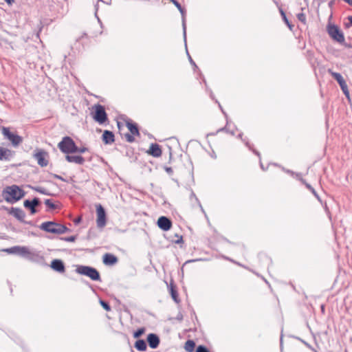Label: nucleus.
<instances>
[{
    "mask_svg": "<svg viewBox=\"0 0 352 352\" xmlns=\"http://www.w3.org/2000/svg\"><path fill=\"white\" fill-rule=\"evenodd\" d=\"M297 18H298V19L300 21H301L304 24L305 23V22H306V16H305V14L304 13H302V12L298 13L297 14Z\"/></svg>",
    "mask_w": 352,
    "mask_h": 352,
    "instance_id": "473e14b6",
    "label": "nucleus"
},
{
    "mask_svg": "<svg viewBox=\"0 0 352 352\" xmlns=\"http://www.w3.org/2000/svg\"><path fill=\"white\" fill-rule=\"evenodd\" d=\"M125 138L128 142H133L135 140L133 135H132V134L126 133L125 135Z\"/></svg>",
    "mask_w": 352,
    "mask_h": 352,
    "instance_id": "e433bc0d",
    "label": "nucleus"
},
{
    "mask_svg": "<svg viewBox=\"0 0 352 352\" xmlns=\"http://www.w3.org/2000/svg\"><path fill=\"white\" fill-rule=\"evenodd\" d=\"M301 181H302V182L303 184H305V185L306 186V187H307L309 190H310L311 191V192H312V193H313V194H314V195H315V196H316V197L319 199L318 195V194L316 193V190H314V188H312V186H311L310 184H309L306 183L305 180L301 179Z\"/></svg>",
    "mask_w": 352,
    "mask_h": 352,
    "instance_id": "7c9ffc66",
    "label": "nucleus"
},
{
    "mask_svg": "<svg viewBox=\"0 0 352 352\" xmlns=\"http://www.w3.org/2000/svg\"><path fill=\"white\" fill-rule=\"evenodd\" d=\"M19 246H14L10 248H7L5 251L9 254H18Z\"/></svg>",
    "mask_w": 352,
    "mask_h": 352,
    "instance_id": "c85d7f7f",
    "label": "nucleus"
},
{
    "mask_svg": "<svg viewBox=\"0 0 352 352\" xmlns=\"http://www.w3.org/2000/svg\"><path fill=\"white\" fill-rule=\"evenodd\" d=\"M100 303L101 305V306L106 310V311H110L111 310V307L110 305L108 304V302L104 301V300H100Z\"/></svg>",
    "mask_w": 352,
    "mask_h": 352,
    "instance_id": "f704fd0d",
    "label": "nucleus"
},
{
    "mask_svg": "<svg viewBox=\"0 0 352 352\" xmlns=\"http://www.w3.org/2000/svg\"><path fill=\"white\" fill-rule=\"evenodd\" d=\"M189 60L191 64H192L193 65L196 66L195 62L192 60V58L190 57V56H189Z\"/></svg>",
    "mask_w": 352,
    "mask_h": 352,
    "instance_id": "de8ad7c7",
    "label": "nucleus"
},
{
    "mask_svg": "<svg viewBox=\"0 0 352 352\" xmlns=\"http://www.w3.org/2000/svg\"><path fill=\"white\" fill-rule=\"evenodd\" d=\"M330 16L328 17L327 23L326 25V31L330 35Z\"/></svg>",
    "mask_w": 352,
    "mask_h": 352,
    "instance_id": "4c0bfd02",
    "label": "nucleus"
},
{
    "mask_svg": "<svg viewBox=\"0 0 352 352\" xmlns=\"http://www.w3.org/2000/svg\"><path fill=\"white\" fill-rule=\"evenodd\" d=\"M10 214L13 215L16 219H17L20 221L28 223V222H25L24 221V219L25 217V213L22 209L19 208H12ZM28 224H30V223H28Z\"/></svg>",
    "mask_w": 352,
    "mask_h": 352,
    "instance_id": "4468645a",
    "label": "nucleus"
},
{
    "mask_svg": "<svg viewBox=\"0 0 352 352\" xmlns=\"http://www.w3.org/2000/svg\"><path fill=\"white\" fill-rule=\"evenodd\" d=\"M346 3H347L349 6H352V0H344Z\"/></svg>",
    "mask_w": 352,
    "mask_h": 352,
    "instance_id": "49530a36",
    "label": "nucleus"
},
{
    "mask_svg": "<svg viewBox=\"0 0 352 352\" xmlns=\"http://www.w3.org/2000/svg\"><path fill=\"white\" fill-rule=\"evenodd\" d=\"M170 292L171 296H172L173 299L174 300V301L176 302H179V300L178 298L177 292L173 285L170 286Z\"/></svg>",
    "mask_w": 352,
    "mask_h": 352,
    "instance_id": "bb28decb",
    "label": "nucleus"
},
{
    "mask_svg": "<svg viewBox=\"0 0 352 352\" xmlns=\"http://www.w3.org/2000/svg\"><path fill=\"white\" fill-rule=\"evenodd\" d=\"M196 352H210L209 350L203 345H199L197 349Z\"/></svg>",
    "mask_w": 352,
    "mask_h": 352,
    "instance_id": "c9c22d12",
    "label": "nucleus"
},
{
    "mask_svg": "<svg viewBox=\"0 0 352 352\" xmlns=\"http://www.w3.org/2000/svg\"><path fill=\"white\" fill-rule=\"evenodd\" d=\"M4 199L10 204H13L25 196V192L16 185L7 186L2 192Z\"/></svg>",
    "mask_w": 352,
    "mask_h": 352,
    "instance_id": "f257e3e1",
    "label": "nucleus"
},
{
    "mask_svg": "<svg viewBox=\"0 0 352 352\" xmlns=\"http://www.w3.org/2000/svg\"><path fill=\"white\" fill-rule=\"evenodd\" d=\"M41 204V201L38 198L35 197L32 201L30 200H25L23 202V206L25 208L29 209L32 214H34L36 212V207L38 206Z\"/></svg>",
    "mask_w": 352,
    "mask_h": 352,
    "instance_id": "9b49d317",
    "label": "nucleus"
},
{
    "mask_svg": "<svg viewBox=\"0 0 352 352\" xmlns=\"http://www.w3.org/2000/svg\"><path fill=\"white\" fill-rule=\"evenodd\" d=\"M51 267L58 272H65V265L63 262L60 259H54L51 263Z\"/></svg>",
    "mask_w": 352,
    "mask_h": 352,
    "instance_id": "a211bd4d",
    "label": "nucleus"
},
{
    "mask_svg": "<svg viewBox=\"0 0 352 352\" xmlns=\"http://www.w3.org/2000/svg\"><path fill=\"white\" fill-rule=\"evenodd\" d=\"M102 140L105 144H111L114 142V134L113 132L106 130L102 135Z\"/></svg>",
    "mask_w": 352,
    "mask_h": 352,
    "instance_id": "f3484780",
    "label": "nucleus"
},
{
    "mask_svg": "<svg viewBox=\"0 0 352 352\" xmlns=\"http://www.w3.org/2000/svg\"><path fill=\"white\" fill-rule=\"evenodd\" d=\"M1 133L9 141L11 142L13 146L16 147L23 142V138L20 135L12 133L9 128L3 126L1 130Z\"/></svg>",
    "mask_w": 352,
    "mask_h": 352,
    "instance_id": "39448f33",
    "label": "nucleus"
},
{
    "mask_svg": "<svg viewBox=\"0 0 352 352\" xmlns=\"http://www.w3.org/2000/svg\"><path fill=\"white\" fill-rule=\"evenodd\" d=\"M14 155L13 151L0 146V160L10 161Z\"/></svg>",
    "mask_w": 352,
    "mask_h": 352,
    "instance_id": "ddd939ff",
    "label": "nucleus"
},
{
    "mask_svg": "<svg viewBox=\"0 0 352 352\" xmlns=\"http://www.w3.org/2000/svg\"><path fill=\"white\" fill-rule=\"evenodd\" d=\"M166 171L168 173H173V170H172V168L171 167H166L165 168Z\"/></svg>",
    "mask_w": 352,
    "mask_h": 352,
    "instance_id": "c03bdc74",
    "label": "nucleus"
},
{
    "mask_svg": "<svg viewBox=\"0 0 352 352\" xmlns=\"http://www.w3.org/2000/svg\"><path fill=\"white\" fill-rule=\"evenodd\" d=\"M245 144H246V146H248L249 148H250V144H249L248 142H246V143H245Z\"/></svg>",
    "mask_w": 352,
    "mask_h": 352,
    "instance_id": "09e8293b",
    "label": "nucleus"
},
{
    "mask_svg": "<svg viewBox=\"0 0 352 352\" xmlns=\"http://www.w3.org/2000/svg\"><path fill=\"white\" fill-rule=\"evenodd\" d=\"M61 240H63L65 241H67V242H74L76 239V236H67V237H62L60 238Z\"/></svg>",
    "mask_w": 352,
    "mask_h": 352,
    "instance_id": "72a5a7b5",
    "label": "nucleus"
},
{
    "mask_svg": "<svg viewBox=\"0 0 352 352\" xmlns=\"http://www.w3.org/2000/svg\"><path fill=\"white\" fill-rule=\"evenodd\" d=\"M53 176H54V177H55L56 179H58L62 180V181H65V179L61 176H60V175L54 174Z\"/></svg>",
    "mask_w": 352,
    "mask_h": 352,
    "instance_id": "79ce46f5",
    "label": "nucleus"
},
{
    "mask_svg": "<svg viewBox=\"0 0 352 352\" xmlns=\"http://www.w3.org/2000/svg\"><path fill=\"white\" fill-rule=\"evenodd\" d=\"M48 153L43 149H36L33 157L41 167H45L48 164Z\"/></svg>",
    "mask_w": 352,
    "mask_h": 352,
    "instance_id": "0eeeda50",
    "label": "nucleus"
},
{
    "mask_svg": "<svg viewBox=\"0 0 352 352\" xmlns=\"http://www.w3.org/2000/svg\"><path fill=\"white\" fill-rule=\"evenodd\" d=\"M170 1L173 3L175 6H176L177 8V9L179 10V12H181V14L182 15V17H183V21H182L183 33H184V41H186V23H185V19H184L185 10L182 7L180 3L178 1H177L176 0H170Z\"/></svg>",
    "mask_w": 352,
    "mask_h": 352,
    "instance_id": "dca6fc26",
    "label": "nucleus"
},
{
    "mask_svg": "<svg viewBox=\"0 0 352 352\" xmlns=\"http://www.w3.org/2000/svg\"><path fill=\"white\" fill-rule=\"evenodd\" d=\"M145 331V329L144 328H140L138 329L136 331H135L133 333V337L135 338H140Z\"/></svg>",
    "mask_w": 352,
    "mask_h": 352,
    "instance_id": "c756f323",
    "label": "nucleus"
},
{
    "mask_svg": "<svg viewBox=\"0 0 352 352\" xmlns=\"http://www.w3.org/2000/svg\"><path fill=\"white\" fill-rule=\"evenodd\" d=\"M148 153L155 157H160L162 155V150L160 146L157 144H151Z\"/></svg>",
    "mask_w": 352,
    "mask_h": 352,
    "instance_id": "6ab92c4d",
    "label": "nucleus"
},
{
    "mask_svg": "<svg viewBox=\"0 0 352 352\" xmlns=\"http://www.w3.org/2000/svg\"><path fill=\"white\" fill-rule=\"evenodd\" d=\"M321 309H322V311H324V306L323 305L321 306Z\"/></svg>",
    "mask_w": 352,
    "mask_h": 352,
    "instance_id": "3c124183",
    "label": "nucleus"
},
{
    "mask_svg": "<svg viewBox=\"0 0 352 352\" xmlns=\"http://www.w3.org/2000/svg\"><path fill=\"white\" fill-rule=\"evenodd\" d=\"M8 5H12L14 3V0H4Z\"/></svg>",
    "mask_w": 352,
    "mask_h": 352,
    "instance_id": "37998d69",
    "label": "nucleus"
},
{
    "mask_svg": "<svg viewBox=\"0 0 352 352\" xmlns=\"http://www.w3.org/2000/svg\"><path fill=\"white\" fill-rule=\"evenodd\" d=\"M254 153H255L258 156H259V155H260V153H259L258 152H257V151H254Z\"/></svg>",
    "mask_w": 352,
    "mask_h": 352,
    "instance_id": "8fccbe9b",
    "label": "nucleus"
},
{
    "mask_svg": "<svg viewBox=\"0 0 352 352\" xmlns=\"http://www.w3.org/2000/svg\"><path fill=\"white\" fill-rule=\"evenodd\" d=\"M33 190L43 195L49 196L52 195V194L50 193L47 189L41 186L34 187Z\"/></svg>",
    "mask_w": 352,
    "mask_h": 352,
    "instance_id": "a878e982",
    "label": "nucleus"
},
{
    "mask_svg": "<svg viewBox=\"0 0 352 352\" xmlns=\"http://www.w3.org/2000/svg\"><path fill=\"white\" fill-rule=\"evenodd\" d=\"M87 151V148L86 147L78 148L77 146L76 153H83Z\"/></svg>",
    "mask_w": 352,
    "mask_h": 352,
    "instance_id": "58836bf2",
    "label": "nucleus"
},
{
    "mask_svg": "<svg viewBox=\"0 0 352 352\" xmlns=\"http://www.w3.org/2000/svg\"><path fill=\"white\" fill-rule=\"evenodd\" d=\"M118 262V258L109 253H107L103 256V263L105 265H114Z\"/></svg>",
    "mask_w": 352,
    "mask_h": 352,
    "instance_id": "412c9836",
    "label": "nucleus"
},
{
    "mask_svg": "<svg viewBox=\"0 0 352 352\" xmlns=\"http://www.w3.org/2000/svg\"><path fill=\"white\" fill-rule=\"evenodd\" d=\"M45 204L52 210L56 209V205L54 203H52L51 199H45Z\"/></svg>",
    "mask_w": 352,
    "mask_h": 352,
    "instance_id": "2f4dec72",
    "label": "nucleus"
},
{
    "mask_svg": "<svg viewBox=\"0 0 352 352\" xmlns=\"http://www.w3.org/2000/svg\"><path fill=\"white\" fill-rule=\"evenodd\" d=\"M126 126L132 135L138 136L140 135L139 130L136 124L127 122Z\"/></svg>",
    "mask_w": 352,
    "mask_h": 352,
    "instance_id": "5701e85b",
    "label": "nucleus"
},
{
    "mask_svg": "<svg viewBox=\"0 0 352 352\" xmlns=\"http://www.w3.org/2000/svg\"><path fill=\"white\" fill-rule=\"evenodd\" d=\"M19 253L18 255H20L25 258H30L31 255V252H30L29 249L27 247L25 246H19Z\"/></svg>",
    "mask_w": 352,
    "mask_h": 352,
    "instance_id": "b1692460",
    "label": "nucleus"
},
{
    "mask_svg": "<svg viewBox=\"0 0 352 352\" xmlns=\"http://www.w3.org/2000/svg\"><path fill=\"white\" fill-rule=\"evenodd\" d=\"M58 147L64 153H76L77 146L74 141L68 136L64 137L58 143Z\"/></svg>",
    "mask_w": 352,
    "mask_h": 352,
    "instance_id": "7ed1b4c3",
    "label": "nucleus"
},
{
    "mask_svg": "<svg viewBox=\"0 0 352 352\" xmlns=\"http://www.w3.org/2000/svg\"><path fill=\"white\" fill-rule=\"evenodd\" d=\"M191 261H188L186 263H190V262H191Z\"/></svg>",
    "mask_w": 352,
    "mask_h": 352,
    "instance_id": "864d4df0",
    "label": "nucleus"
},
{
    "mask_svg": "<svg viewBox=\"0 0 352 352\" xmlns=\"http://www.w3.org/2000/svg\"><path fill=\"white\" fill-rule=\"evenodd\" d=\"M158 227L164 231H168L172 226V221L166 217L162 216L157 220Z\"/></svg>",
    "mask_w": 352,
    "mask_h": 352,
    "instance_id": "f8f14e48",
    "label": "nucleus"
},
{
    "mask_svg": "<svg viewBox=\"0 0 352 352\" xmlns=\"http://www.w3.org/2000/svg\"><path fill=\"white\" fill-rule=\"evenodd\" d=\"M67 162L71 163H75L76 164H83L85 159L80 155H67L65 157Z\"/></svg>",
    "mask_w": 352,
    "mask_h": 352,
    "instance_id": "aec40b11",
    "label": "nucleus"
},
{
    "mask_svg": "<svg viewBox=\"0 0 352 352\" xmlns=\"http://www.w3.org/2000/svg\"><path fill=\"white\" fill-rule=\"evenodd\" d=\"M76 272L82 275L89 277L92 280H100V276L98 271L94 267L85 265H79Z\"/></svg>",
    "mask_w": 352,
    "mask_h": 352,
    "instance_id": "20e7f679",
    "label": "nucleus"
},
{
    "mask_svg": "<svg viewBox=\"0 0 352 352\" xmlns=\"http://www.w3.org/2000/svg\"><path fill=\"white\" fill-rule=\"evenodd\" d=\"M280 14H281L283 21L287 24V25L289 27V28L292 30L293 25L292 24H290V23L289 22L285 13L284 12V11L283 10H280Z\"/></svg>",
    "mask_w": 352,
    "mask_h": 352,
    "instance_id": "cd10ccee",
    "label": "nucleus"
},
{
    "mask_svg": "<svg viewBox=\"0 0 352 352\" xmlns=\"http://www.w3.org/2000/svg\"><path fill=\"white\" fill-rule=\"evenodd\" d=\"M97 219L96 223L98 228H103L107 223L106 212L104 208L100 205L96 206Z\"/></svg>",
    "mask_w": 352,
    "mask_h": 352,
    "instance_id": "6e6552de",
    "label": "nucleus"
},
{
    "mask_svg": "<svg viewBox=\"0 0 352 352\" xmlns=\"http://www.w3.org/2000/svg\"><path fill=\"white\" fill-rule=\"evenodd\" d=\"M40 228L47 232L61 234L65 233L69 229L62 225L54 221H45L41 223Z\"/></svg>",
    "mask_w": 352,
    "mask_h": 352,
    "instance_id": "f03ea898",
    "label": "nucleus"
},
{
    "mask_svg": "<svg viewBox=\"0 0 352 352\" xmlns=\"http://www.w3.org/2000/svg\"><path fill=\"white\" fill-rule=\"evenodd\" d=\"M195 346V343L192 340H188L186 342L184 349L188 352H192Z\"/></svg>",
    "mask_w": 352,
    "mask_h": 352,
    "instance_id": "393cba45",
    "label": "nucleus"
},
{
    "mask_svg": "<svg viewBox=\"0 0 352 352\" xmlns=\"http://www.w3.org/2000/svg\"><path fill=\"white\" fill-rule=\"evenodd\" d=\"M225 129L224 128H222L221 129H219V131H223Z\"/></svg>",
    "mask_w": 352,
    "mask_h": 352,
    "instance_id": "603ef678",
    "label": "nucleus"
},
{
    "mask_svg": "<svg viewBox=\"0 0 352 352\" xmlns=\"http://www.w3.org/2000/svg\"><path fill=\"white\" fill-rule=\"evenodd\" d=\"M179 237V239L175 241V243H182L183 242V239H182V236H177Z\"/></svg>",
    "mask_w": 352,
    "mask_h": 352,
    "instance_id": "a19ab883",
    "label": "nucleus"
},
{
    "mask_svg": "<svg viewBox=\"0 0 352 352\" xmlns=\"http://www.w3.org/2000/svg\"><path fill=\"white\" fill-rule=\"evenodd\" d=\"M331 38L340 44H344L345 38L343 32L338 26L331 25Z\"/></svg>",
    "mask_w": 352,
    "mask_h": 352,
    "instance_id": "9d476101",
    "label": "nucleus"
},
{
    "mask_svg": "<svg viewBox=\"0 0 352 352\" xmlns=\"http://www.w3.org/2000/svg\"><path fill=\"white\" fill-rule=\"evenodd\" d=\"M94 109H95V113L93 118L95 121L100 124H104L108 119L104 107L98 104L94 107Z\"/></svg>",
    "mask_w": 352,
    "mask_h": 352,
    "instance_id": "423d86ee",
    "label": "nucleus"
},
{
    "mask_svg": "<svg viewBox=\"0 0 352 352\" xmlns=\"http://www.w3.org/2000/svg\"><path fill=\"white\" fill-rule=\"evenodd\" d=\"M81 221V217H78L74 220V224L77 225Z\"/></svg>",
    "mask_w": 352,
    "mask_h": 352,
    "instance_id": "ea45409f",
    "label": "nucleus"
},
{
    "mask_svg": "<svg viewBox=\"0 0 352 352\" xmlns=\"http://www.w3.org/2000/svg\"><path fill=\"white\" fill-rule=\"evenodd\" d=\"M331 75L338 81L343 93L346 96L347 100H349V102H351V100L349 91L348 89V87H347V85H346L345 80H344L343 77L338 73H331Z\"/></svg>",
    "mask_w": 352,
    "mask_h": 352,
    "instance_id": "1a4fd4ad",
    "label": "nucleus"
},
{
    "mask_svg": "<svg viewBox=\"0 0 352 352\" xmlns=\"http://www.w3.org/2000/svg\"><path fill=\"white\" fill-rule=\"evenodd\" d=\"M349 23L352 25V16H348Z\"/></svg>",
    "mask_w": 352,
    "mask_h": 352,
    "instance_id": "a18cd8bd",
    "label": "nucleus"
},
{
    "mask_svg": "<svg viewBox=\"0 0 352 352\" xmlns=\"http://www.w3.org/2000/svg\"><path fill=\"white\" fill-rule=\"evenodd\" d=\"M147 342L149 346L155 349L157 348L160 344V340L159 337L155 333H149L147 336Z\"/></svg>",
    "mask_w": 352,
    "mask_h": 352,
    "instance_id": "2eb2a0df",
    "label": "nucleus"
},
{
    "mask_svg": "<svg viewBox=\"0 0 352 352\" xmlns=\"http://www.w3.org/2000/svg\"><path fill=\"white\" fill-rule=\"evenodd\" d=\"M134 346L139 351H146V349H147V345H146L145 340H142V339L138 340L135 342Z\"/></svg>",
    "mask_w": 352,
    "mask_h": 352,
    "instance_id": "4be33fe9",
    "label": "nucleus"
}]
</instances>
